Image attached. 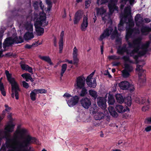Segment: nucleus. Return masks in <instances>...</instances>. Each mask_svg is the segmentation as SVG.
I'll use <instances>...</instances> for the list:
<instances>
[{
  "mask_svg": "<svg viewBox=\"0 0 151 151\" xmlns=\"http://www.w3.org/2000/svg\"><path fill=\"white\" fill-rule=\"evenodd\" d=\"M111 35V38L112 40L115 39L116 42H120L121 38L120 37V35L118 33L117 28L116 27L111 26L106 29L101 35L99 38L100 40L101 41L106 37Z\"/></svg>",
  "mask_w": 151,
  "mask_h": 151,
  "instance_id": "nucleus-3",
  "label": "nucleus"
},
{
  "mask_svg": "<svg viewBox=\"0 0 151 151\" xmlns=\"http://www.w3.org/2000/svg\"><path fill=\"white\" fill-rule=\"evenodd\" d=\"M149 104V101L148 99L147 100V102L146 103H145V105H146L145 106H144L143 107L142 109V110L143 111H145L149 109V106L148 105Z\"/></svg>",
  "mask_w": 151,
  "mask_h": 151,
  "instance_id": "nucleus-49",
  "label": "nucleus"
},
{
  "mask_svg": "<svg viewBox=\"0 0 151 151\" xmlns=\"http://www.w3.org/2000/svg\"><path fill=\"white\" fill-rule=\"evenodd\" d=\"M37 94L36 92L35 91V89L31 92L30 94V97L32 100L34 101L36 100Z\"/></svg>",
  "mask_w": 151,
  "mask_h": 151,
  "instance_id": "nucleus-41",
  "label": "nucleus"
},
{
  "mask_svg": "<svg viewBox=\"0 0 151 151\" xmlns=\"http://www.w3.org/2000/svg\"><path fill=\"white\" fill-rule=\"evenodd\" d=\"M67 68V65L66 64H63L61 66V70L60 73L61 77L63 76V74L66 70Z\"/></svg>",
  "mask_w": 151,
  "mask_h": 151,
  "instance_id": "nucleus-44",
  "label": "nucleus"
},
{
  "mask_svg": "<svg viewBox=\"0 0 151 151\" xmlns=\"http://www.w3.org/2000/svg\"><path fill=\"white\" fill-rule=\"evenodd\" d=\"M97 101L98 105L100 108L103 109H105L106 108V101L104 98H98Z\"/></svg>",
  "mask_w": 151,
  "mask_h": 151,
  "instance_id": "nucleus-13",
  "label": "nucleus"
},
{
  "mask_svg": "<svg viewBox=\"0 0 151 151\" xmlns=\"http://www.w3.org/2000/svg\"><path fill=\"white\" fill-rule=\"evenodd\" d=\"M64 35V31H62L60 35V40H63V38Z\"/></svg>",
  "mask_w": 151,
  "mask_h": 151,
  "instance_id": "nucleus-62",
  "label": "nucleus"
},
{
  "mask_svg": "<svg viewBox=\"0 0 151 151\" xmlns=\"http://www.w3.org/2000/svg\"><path fill=\"white\" fill-rule=\"evenodd\" d=\"M124 69L130 73L133 70V68L131 65L128 64H125Z\"/></svg>",
  "mask_w": 151,
  "mask_h": 151,
  "instance_id": "nucleus-37",
  "label": "nucleus"
},
{
  "mask_svg": "<svg viewBox=\"0 0 151 151\" xmlns=\"http://www.w3.org/2000/svg\"><path fill=\"white\" fill-rule=\"evenodd\" d=\"M5 108V110L6 112L9 114V115L7 116V119L9 120V123H13V122H17L16 119L12 117V114L11 113H9L10 111L11 110V108L7 104H5L4 106Z\"/></svg>",
  "mask_w": 151,
  "mask_h": 151,
  "instance_id": "nucleus-12",
  "label": "nucleus"
},
{
  "mask_svg": "<svg viewBox=\"0 0 151 151\" xmlns=\"http://www.w3.org/2000/svg\"><path fill=\"white\" fill-rule=\"evenodd\" d=\"M14 43L13 37H10L6 39L3 43V47L5 48L6 47L9 46Z\"/></svg>",
  "mask_w": 151,
  "mask_h": 151,
  "instance_id": "nucleus-17",
  "label": "nucleus"
},
{
  "mask_svg": "<svg viewBox=\"0 0 151 151\" xmlns=\"http://www.w3.org/2000/svg\"><path fill=\"white\" fill-rule=\"evenodd\" d=\"M94 73V72H93L88 76L86 79L87 84L89 86L93 88H95L96 86V79L92 78Z\"/></svg>",
  "mask_w": 151,
  "mask_h": 151,
  "instance_id": "nucleus-9",
  "label": "nucleus"
},
{
  "mask_svg": "<svg viewBox=\"0 0 151 151\" xmlns=\"http://www.w3.org/2000/svg\"><path fill=\"white\" fill-rule=\"evenodd\" d=\"M2 78H1L0 79V90L1 92V94L4 96H6V92L4 90V87L3 83L1 82Z\"/></svg>",
  "mask_w": 151,
  "mask_h": 151,
  "instance_id": "nucleus-35",
  "label": "nucleus"
},
{
  "mask_svg": "<svg viewBox=\"0 0 151 151\" xmlns=\"http://www.w3.org/2000/svg\"><path fill=\"white\" fill-rule=\"evenodd\" d=\"M115 100L113 96L109 94L108 97V102L109 104L113 105L115 102Z\"/></svg>",
  "mask_w": 151,
  "mask_h": 151,
  "instance_id": "nucleus-36",
  "label": "nucleus"
},
{
  "mask_svg": "<svg viewBox=\"0 0 151 151\" xmlns=\"http://www.w3.org/2000/svg\"><path fill=\"white\" fill-rule=\"evenodd\" d=\"M21 67L22 69L28 71L29 72L32 74L33 73L32 68L29 67L27 65L25 64H22L21 65Z\"/></svg>",
  "mask_w": 151,
  "mask_h": 151,
  "instance_id": "nucleus-29",
  "label": "nucleus"
},
{
  "mask_svg": "<svg viewBox=\"0 0 151 151\" xmlns=\"http://www.w3.org/2000/svg\"><path fill=\"white\" fill-rule=\"evenodd\" d=\"M74 63L75 64H77L78 62L79 59L77 58V56H73Z\"/></svg>",
  "mask_w": 151,
  "mask_h": 151,
  "instance_id": "nucleus-57",
  "label": "nucleus"
},
{
  "mask_svg": "<svg viewBox=\"0 0 151 151\" xmlns=\"http://www.w3.org/2000/svg\"><path fill=\"white\" fill-rule=\"evenodd\" d=\"M99 109V108L97 106L96 104H93L91 107L90 109V112L93 114L95 115L97 113H98Z\"/></svg>",
  "mask_w": 151,
  "mask_h": 151,
  "instance_id": "nucleus-23",
  "label": "nucleus"
},
{
  "mask_svg": "<svg viewBox=\"0 0 151 151\" xmlns=\"http://www.w3.org/2000/svg\"><path fill=\"white\" fill-rule=\"evenodd\" d=\"M4 138L6 139V142L5 144L2 145L0 151H6L7 148H12L14 139L9 138L7 134L4 136Z\"/></svg>",
  "mask_w": 151,
  "mask_h": 151,
  "instance_id": "nucleus-8",
  "label": "nucleus"
},
{
  "mask_svg": "<svg viewBox=\"0 0 151 151\" xmlns=\"http://www.w3.org/2000/svg\"><path fill=\"white\" fill-rule=\"evenodd\" d=\"M22 83L23 86L26 88H27L29 87V85H28V84L25 81H23L22 82Z\"/></svg>",
  "mask_w": 151,
  "mask_h": 151,
  "instance_id": "nucleus-58",
  "label": "nucleus"
},
{
  "mask_svg": "<svg viewBox=\"0 0 151 151\" xmlns=\"http://www.w3.org/2000/svg\"><path fill=\"white\" fill-rule=\"evenodd\" d=\"M141 31L142 35H146L151 32V28L146 27H143L141 29Z\"/></svg>",
  "mask_w": 151,
  "mask_h": 151,
  "instance_id": "nucleus-27",
  "label": "nucleus"
},
{
  "mask_svg": "<svg viewBox=\"0 0 151 151\" xmlns=\"http://www.w3.org/2000/svg\"><path fill=\"white\" fill-rule=\"evenodd\" d=\"M82 17V15L81 13L77 12L75 14L74 23L77 24Z\"/></svg>",
  "mask_w": 151,
  "mask_h": 151,
  "instance_id": "nucleus-30",
  "label": "nucleus"
},
{
  "mask_svg": "<svg viewBox=\"0 0 151 151\" xmlns=\"http://www.w3.org/2000/svg\"><path fill=\"white\" fill-rule=\"evenodd\" d=\"M21 76L23 78H25L26 81L28 82L31 77V75L28 73H25L22 75Z\"/></svg>",
  "mask_w": 151,
  "mask_h": 151,
  "instance_id": "nucleus-45",
  "label": "nucleus"
},
{
  "mask_svg": "<svg viewBox=\"0 0 151 151\" xmlns=\"http://www.w3.org/2000/svg\"><path fill=\"white\" fill-rule=\"evenodd\" d=\"M29 138L30 140L29 142V145L31 143L37 144V139L35 137H32L30 136H28L26 139Z\"/></svg>",
  "mask_w": 151,
  "mask_h": 151,
  "instance_id": "nucleus-40",
  "label": "nucleus"
},
{
  "mask_svg": "<svg viewBox=\"0 0 151 151\" xmlns=\"http://www.w3.org/2000/svg\"><path fill=\"white\" fill-rule=\"evenodd\" d=\"M30 139L29 138L26 139L22 142H18L17 147H13L7 151H25L26 148L29 145V142Z\"/></svg>",
  "mask_w": 151,
  "mask_h": 151,
  "instance_id": "nucleus-7",
  "label": "nucleus"
},
{
  "mask_svg": "<svg viewBox=\"0 0 151 151\" xmlns=\"http://www.w3.org/2000/svg\"><path fill=\"white\" fill-rule=\"evenodd\" d=\"M123 21L127 23V26L126 27V38L127 40L129 37L132 34H139L140 31L138 29H132V27L134 25L133 20L132 19L131 15V9L130 6H127L125 8L124 16L120 21L119 24L118 26L119 30L122 31L123 29Z\"/></svg>",
  "mask_w": 151,
  "mask_h": 151,
  "instance_id": "nucleus-2",
  "label": "nucleus"
},
{
  "mask_svg": "<svg viewBox=\"0 0 151 151\" xmlns=\"http://www.w3.org/2000/svg\"><path fill=\"white\" fill-rule=\"evenodd\" d=\"M38 3L37 1H35L34 3L33 6H34L36 9H37L38 8Z\"/></svg>",
  "mask_w": 151,
  "mask_h": 151,
  "instance_id": "nucleus-61",
  "label": "nucleus"
},
{
  "mask_svg": "<svg viewBox=\"0 0 151 151\" xmlns=\"http://www.w3.org/2000/svg\"><path fill=\"white\" fill-rule=\"evenodd\" d=\"M124 101L128 106H130L132 104V100L131 97H127L124 99Z\"/></svg>",
  "mask_w": 151,
  "mask_h": 151,
  "instance_id": "nucleus-46",
  "label": "nucleus"
},
{
  "mask_svg": "<svg viewBox=\"0 0 151 151\" xmlns=\"http://www.w3.org/2000/svg\"><path fill=\"white\" fill-rule=\"evenodd\" d=\"M88 25V18L87 16H84L83 22L81 25V29L82 31H85Z\"/></svg>",
  "mask_w": 151,
  "mask_h": 151,
  "instance_id": "nucleus-20",
  "label": "nucleus"
},
{
  "mask_svg": "<svg viewBox=\"0 0 151 151\" xmlns=\"http://www.w3.org/2000/svg\"><path fill=\"white\" fill-rule=\"evenodd\" d=\"M39 57L42 60L45 61L47 62L50 65H53V63L51 62V59L49 56L39 55Z\"/></svg>",
  "mask_w": 151,
  "mask_h": 151,
  "instance_id": "nucleus-26",
  "label": "nucleus"
},
{
  "mask_svg": "<svg viewBox=\"0 0 151 151\" xmlns=\"http://www.w3.org/2000/svg\"><path fill=\"white\" fill-rule=\"evenodd\" d=\"M122 58L125 61H128L129 63H134L132 61L129 60V57L128 56H124L122 57Z\"/></svg>",
  "mask_w": 151,
  "mask_h": 151,
  "instance_id": "nucleus-51",
  "label": "nucleus"
},
{
  "mask_svg": "<svg viewBox=\"0 0 151 151\" xmlns=\"http://www.w3.org/2000/svg\"><path fill=\"white\" fill-rule=\"evenodd\" d=\"M108 58L109 59L117 60L119 59V57L115 55L109 56Z\"/></svg>",
  "mask_w": 151,
  "mask_h": 151,
  "instance_id": "nucleus-56",
  "label": "nucleus"
},
{
  "mask_svg": "<svg viewBox=\"0 0 151 151\" xmlns=\"http://www.w3.org/2000/svg\"><path fill=\"white\" fill-rule=\"evenodd\" d=\"M13 40L14 41V43H22L23 41L22 38L21 37H19V38L17 37L13 38Z\"/></svg>",
  "mask_w": 151,
  "mask_h": 151,
  "instance_id": "nucleus-38",
  "label": "nucleus"
},
{
  "mask_svg": "<svg viewBox=\"0 0 151 151\" xmlns=\"http://www.w3.org/2000/svg\"><path fill=\"white\" fill-rule=\"evenodd\" d=\"M119 85L121 89L127 90L128 89L129 83L127 81H124L120 82Z\"/></svg>",
  "mask_w": 151,
  "mask_h": 151,
  "instance_id": "nucleus-18",
  "label": "nucleus"
},
{
  "mask_svg": "<svg viewBox=\"0 0 151 151\" xmlns=\"http://www.w3.org/2000/svg\"><path fill=\"white\" fill-rule=\"evenodd\" d=\"M5 73L7 77V80L11 84L12 86V97L14 98V96L16 99H19V92L20 90L19 85L15 81L13 78L11 77V75L7 70L5 71Z\"/></svg>",
  "mask_w": 151,
  "mask_h": 151,
  "instance_id": "nucleus-4",
  "label": "nucleus"
},
{
  "mask_svg": "<svg viewBox=\"0 0 151 151\" xmlns=\"http://www.w3.org/2000/svg\"><path fill=\"white\" fill-rule=\"evenodd\" d=\"M82 89L80 95L81 96H84L87 94L88 93L87 90L84 87L81 88Z\"/></svg>",
  "mask_w": 151,
  "mask_h": 151,
  "instance_id": "nucleus-39",
  "label": "nucleus"
},
{
  "mask_svg": "<svg viewBox=\"0 0 151 151\" xmlns=\"http://www.w3.org/2000/svg\"><path fill=\"white\" fill-rule=\"evenodd\" d=\"M135 101L139 104H142L144 103H146L147 100L144 98L141 97H136L134 99Z\"/></svg>",
  "mask_w": 151,
  "mask_h": 151,
  "instance_id": "nucleus-28",
  "label": "nucleus"
},
{
  "mask_svg": "<svg viewBox=\"0 0 151 151\" xmlns=\"http://www.w3.org/2000/svg\"><path fill=\"white\" fill-rule=\"evenodd\" d=\"M8 124H9L5 127V129L8 132H12L13 131L15 125L13 124V123Z\"/></svg>",
  "mask_w": 151,
  "mask_h": 151,
  "instance_id": "nucleus-24",
  "label": "nucleus"
},
{
  "mask_svg": "<svg viewBox=\"0 0 151 151\" xmlns=\"http://www.w3.org/2000/svg\"><path fill=\"white\" fill-rule=\"evenodd\" d=\"M128 89L129 90V91L132 92L134 91V85L132 84H129V86Z\"/></svg>",
  "mask_w": 151,
  "mask_h": 151,
  "instance_id": "nucleus-54",
  "label": "nucleus"
},
{
  "mask_svg": "<svg viewBox=\"0 0 151 151\" xmlns=\"http://www.w3.org/2000/svg\"><path fill=\"white\" fill-rule=\"evenodd\" d=\"M108 110L110 114L114 117H117L118 116L117 113L115 111L114 109L112 106H110L108 107Z\"/></svg>",
  "mask_w": 151,
  "mask_h": 151,
  "instance_id": "nucleus-25",
  "label": "nucleus"
},
{
  "mask_svg": "<svg viewBox=\"0 0 151 151\" xmlns=\"http://www.w3.org/2000/svg\"><path fill=\"white\" fill-rule=\"evenodd\" d=\"M45 14L43 12L40 14L39 20L35 24L36 32L38 35H42L44 32L43 28H41L40 26L42 25V24L44 22L46 19Z\"/></svg>",
  "mask_w": 151,
  "mask_h": 151,
  "instance_id": "nucleus-6",
  "label": "nucleus"
},
{
  "mask_svg": "<svg viewBox=\"0 0 151 151\" xmlns=\"http://www.w3.org/2000/svg\"><path fill=\"white\" fill-rule=\"evenodd\" d=\"M102 20L105 22H109L111 20L110 16L108 14H107L104 16L102 15Z\"/></svg>",
  "mask_w": 151,
  "mask_h": 151,
  "instance_id": "nucleus-43",
  "label": "nucleus"
},
{
  "mask_svg": "<svg viewBox=\"0 0 151 151\" xmlns=\"http://www.w3.org/2000/svg\"><path fill=\"white\" fill-rule=\"evenodd\" d=\"M46 2L47 4L48 5L49 8H50L52 7V2L50 0H47Z\"/></svg>",
  "mask_w": 151,
  "mask_h": 151,
  "instance_id": "nucleus-59",
  "label": "nucleus"
},
{
  "mask_svg": "<svg viewBox=\"0 0 151 151\" xmlns=\"http://www.w3.org/2000/svg\"><path fill=\"white\" fill-rule=\"evenodd\" d=\"M91 1V0H86L85 7L86 8H88L89 6Z\"/></svg>",
  "mask_w": 151,
  "mask_h": 151,
  "instance_id": "nucleus-55",
  "label": "nucleus"
},
{
  "mask_svg": "<svg viewBox=\"0 0 151 151\" xmlns=\"http://www.w3.org/2000/svg\"><path fill=\"white\" fill-rule=\"evenodd\" d=\"M32 47H34L38 45V42H35L31 45Z\"/></svg>",
  "mask_w": 151,
  "mask_h": 151,
  "instance_id": "nucleus-64",
  "label": "nucleus"
},
{
  "mask_svg": "<svg viewBox=\"0 0 151 151\" xmlns=\"http://www.w3.org/2000/svg\"><path fill=\"white\" fill-rule=\"evenodd\" d=\"M116 110L119 113H122L125 111L123 106L121 105H116L115 107Z\"/></svg>",
  "mask_w": 151,
  "mask_h": 151,
  "instance_id": "nucleus-31",
  "label": "nucleus"
},
{
  "mask_svg": "<svg viewBox=\"0 0 151 151\" xmlns=\"http://www.w3.org/2000/svg\"><path fill=\"white\" fill-rule=\"evenodd\" d=\"M104 114L102 113L99 112L94 115V118L96 120H100L104 117Z\"/></svg>",
  "mask_w": 151,
  "mask_h": 151,
  "instance_id": "nucleus-34",
  "label": "nucleus"
},
{
  "mask_svg": "<svg viewBox=\"0 0 151 151\" xmlns=\"http://www.w3.org/2000/svg\"><path fill=\"white\" fill-rule=\"evenodd\" d=\"M117 1L118 0H97V4L99 5L108 3V7L112 13L114 10L118 11V7L116 5Z\"/></svg>",
  "mask_w": 151,
  "mask_h": 151,
  "instance_id": "nucleus-5",
  "label": "nucleus"
},
{
  "mask_svg": "<svg viewBox=\"0 0 151 151\" xmlns=\"http://www.w3.org/2000/svg\"><path fill=\"white\" fill-rule=\"evenodd\" d=\"M115 97L117 102L119 103H122L124 101L123 96L120 94H116Z\"/></svg>",
  "mask_w": 151,
  "mask_h": 151,
  "instance_id": "nucleus-33",
  "label": "nucleus"
},
{
  "mask_svg": "<svg viewBox=\"0 0 151 151\" xmlns=\"http://www.w3.org/2000/svg\"><path fill=\"white\" fill-rule=\"evenodd\" d=\"M23 24L27 31L33 32V25L31 24L30 22L25 21Z\"/></svg>",
  "mask_w": 151,
  "mask_h": 151,
  "instance_id": "nucleus-16",
  "label": "nucleus"
},
{
  "mask_svg": "<svg viewBox=\"0 0 151 151\" xmlns=\"http://www.w3.org/2000/svg\"><path fill=\"white\" fill-rule=\"evenodd\" d=\"M96 10L97 15L100 14L102 16L106 12V10L102 7L101 8H96Z\"/></svg>",
  "mask_w": 151,
  "mask_h": 151,
  "instance_id": "nucleus-32",
  "label": "nucleus"
},
{
  "mask_svg": "<svg viewBox=\"0 0 151 151\" xmlns=\"http://www.w3.org/2000/svg\"><path fill=\"white\" fill-rule=\"evenodd\" d=\"M85 78L83 76H80L77 78L76 80V88H81L84 87L85 84Z\"/></svg>",
  "mask_w": 151,
  "mask_h": 151,
  "instance_id": "nucleus-11",
  "label": "nucleus"
},
{
  "mask_svg": "<svg viewBox=\"0 0 151 151\" xmlns=\"http://www.w3.org/2000/svg\"><path fill=\"white\" fill-rule=\"evenodd\" d=\"M59 52L60 53H61L62 52L63 47V40H60V41L59 42Z\"/></svg>",
  "mask_w": 151,
  "mask_h": 151,
  "instance_id": "nucleus-50",
  "label": "nucleus"
},
{
  "mask_svg": "<svg viewBox=\"0 0 151 151\" xmlns=\"http://www.w3.org/2000/svg\"><path fill=\"white\" fill-rule=\"evenodd\" d=\"M35 91L37 93H47V90L44 89H35Z\"/></svg>",
  "mask_w": 151,
  "mask_h": 151,
  "instance_id": "nucleus-48",
  "label": "nucleus"
},
{
  "mask_svg": "<svg viewBox=\"0 0 151 151\" xmlns=\"http://www.w3.org/2000/svg\"><path fill=\"white\" fill-rule=\"evenodd\" d=\"M122 76L124 78H126L129 77L130 75L129 72L124 69L122 71Z\"/></svg>",
  "mask_w": 151,
  "mask_h": 151,
  "instance_id": "nucleus-42",
  "label": "nucleus"
},
{
  "mask_svg": "<svg viewBox=\"0 0 151 151\" xmlns=\"http://www.w3.org/2000/svg\"><path fill=\"white\" fill-rule=\"evenodd\" d=\"M142 40L141 36H139L134 39L132 43L128 42V47H126V45H124L122 47H119L118 49L117 52L119 54H122L126 52L127 55L132 56L134 54L139 52L141 55L145 54L148 51V48L150 43V41H147L143 44L141 48H139L141 41Z\"/></svg>",
  "mask_w": 151,
  "mask_h": 151,
  "instance_id": "nucleus-1",
  "label": "nucleus"
},
{
  "mask_svg": "<svg viewBox=\"0 0 151 151\" xmlns=\"http://www.w3.org/2000/svg\"><path fill=\"white\" fill-rule=\"evenodd\" d=\"M145 122H151V117L147 118L145 120Z\"/></svg>",
  "mask_w": 151,
  "mask_h": 151,
  "instance_id": "nucleus-63",
  "label": "nucleus"
},
{
  "mask_svg": "<svg viewBox=\"0 0 151 151\" xmlns=\"http://www.w3.org/2000/svg\"><path fill=\"white\" fill-rule=\"evenodd\" d=\"M34 37L33 32L28 31L26 32L24 36L25 40H28L33 38Z\"/></svg>",
  "mask_w": 151,
  "mask_h": 151,
  "instance_id": "nucleus-21",
  "label": "nucleus"
},
{
  "mask_svg": "<svg viewBox=\"0 0 151 151\" xmlns=\"http://www.w3.org/2000/svg\"><path fill=\"white\" fill-rule=\"evenodd\" d=\"M136 71L139 76H141V75L144 74L143 73L144 70L142 69V65H137L136 68Z\"/></svg>",
  "mask_w": 151,
  "mask_h": 151,
  "instance_id": "nucleus-22",
  "label": "nucleus"
},
{
  "mask_svg": "<svg viewBox=\"0 0 151 151\" xmlns=\"http://www.w3.org/2000/svg\"><path fill=\"white\" fill-rule=\"evenodd\" d=\"M139 77L138 85L140 87H141L144 85L146 81V78L144 74L141 75V76H139Z\"/></svg>",
  "mask_w": 151,
  "mask_h": 151,
  "instance_id": "nucleus-19",
  "label": "nucleus"
},
{
  "mask_svg": "<svg viewBox=\"0 0 151 151\" xmlns=\"http://www.w3.org/2000/svg\"><path fill=\"white\" fill-rule=\"evenodd\" d=\"M79 98L77 96L71 97L67 101V103L68 106H72L76 104L78 102Z\"/></svg>",
  "mask_w": 151,
  "mask_h": 151,
  "instance_id": "nucleus-14",
  "label": "nucleus"
},
{
  "mask_svg": "<svg viewBox=\"0 0 151 151\" xmlns=\"http://www.w3.org/2000/svg\"><path fill=\"white\" fill-rule=\"evenodd\" d=\"M90 95L94 98L95 99L96 98L97 96V93L95 91L92 90H90L89 91Z\"/></svg>",
  "mask_w": 151,
  "mask_h": 151,
  "instance_id": "nucleus-47",
  "label": "nucleus"
},
{
  "mask_svg": "<svg viewBox=\"0 0 151 151\" xmlns=\"http://www.w3.org/2000/svg\"><path fill=\"white\" fill-rule=\"evenodd\" d=\"M27 132V131L26 129H22L18 132V133L21 135H23L26 133Z\"/></svg>",
  "mask_w": 151,
  "mask_h": 151,
  "instance_id": "nucleus-53",
  "label": "nucleus"
},
{
  "mask_svg": "<svg viewBox=\"0 0 151 151\" xmlns=\"http://www.w3.org/2000/svg\"><path fill=\"white\" fill-rule=\"evenodd\" d=\"M145 130L146 132H149L151 130V126H147L145 129Z\"/></svg>",
  "mask_w": 151,
  "mask_h": 151,
  "instance_id": "nucleus-60",
  "label": "nucleus"
},
{
  "mask_svg": "<svg viewBox=\"0 0 151 151\" xmlns=\"http://www.w3.org/2000/svg\"><path fill=\"white\" fill-rule=\"evenodd\" d=\"M80 104L81 106L86 109H88L91 104V99L87 97H83L80 100Z\"/></svg>",
  "mask_w": 151,
  "mask_h": 151,
  "instance_id": "nucleus-10",
  "label": "nucleus"
},
{
  "mask_svg": "<svg viewBox=\"0 0 151 151\" xmlns=\"http://www.w3.org/2000/svg\"><path fill=\"white\" fill-rule=\"evenodd\" d=\"M73 56H78V50L76 47H75L73 48Z\"/></svg>",
  "mask_w": 151,
  "mask_h": 151,
  "instance_id": "nucleus-52",
  "label": "nucleus"
},
{
  "mask_svg": "<svg viewBox=\"0 0 151 151\" xmlns=\"http://www.w3.org/2000/svg\"><path fill=\"white\" fill-rule=\"evenodd\" d=\"M135 19L137 25L138 26H142L143 25L144 21L140 14L137 15L135 17Z\"/></svg>",
  "mask_w": 151,
  "mask_h": 151,
  "instance_id": "nucleus-15",
  "label": "nucleus"
}]
</instances>
